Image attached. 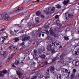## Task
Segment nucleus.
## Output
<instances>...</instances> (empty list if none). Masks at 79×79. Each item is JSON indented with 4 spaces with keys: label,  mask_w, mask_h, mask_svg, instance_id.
Here are the masks:
<instances>
[{
    "label": "nucleus",
    "mask_w": 79,
    "mask_h": 79,
    "mask_svg": "<svg viewBox=\"0 0 79 79\" xmlns=\"http://www.w3.org/2000/svg\"><path fill=\"white\" fill-rule=\"evenodd\" d=\"M11 14V13L5 12L3 13L2 15H0V19H3V20H5L7 21L8 19H10L9 18V15Z\"/></svg>",
    "instance_id": "obj_1"
},
{
    "label": "nucleus",
    "mask_w": 79,
    "mask_h": 79,
    "mask_svg": "<svg viewBox=\"0 0 79 79\" xmlns=\"http://www.w3.org/2000/svg\"><path fill=\"white\" fill-rule=\"evenodd\" d=\"M26 58V59H27L28 60H29V59H30L29 57L27 56H25L23 55L18 56L16 57V59H17V60H25Z\"/></svg>",
    "instance_id": "obj_2"
},
{
    "label": "nucleus",
    "mask_w": 79,
    "mask_h": 79,
    "mask_svg": "<svg viewBox=\"0 0 79 79\" xmlns=\"http://www.w3.org/2000/svg\"><path fill=\"white\" fill-rule=\"evenodd\" d=\"M55 11V8L54 7H49L48 9V14L49 13L50 14H52L53 13H54Z\"/></svg>",
    "instance_id": "obj_3"
},
{
    "label": "nucleus",
    "mask_w": 79,
    "mask_h": 79,
    "mask_svg": "<svg viewBox=\"0 0 79 79\" xmlns=\"http://www.w3.org/2000/svg\"><path fill=\"white\" fill-rule=\"evenodd\" d=\"M38 52L36 50H34L33 52V58L34 60H38L39 56L37 55Z\"/></svg>",
    "instance_id": "obj_4"
},
{
    "label": "nucleus",
    "mask_w": 79,
    "mask_h": 79,
    "mask_svg": "<svg viewBox=\"0 0 79 79\" xmlns=\"http://www.w3.org/2000/svg\"><path fill=\"white\" fill-rule=\"evenodd\" d=\"M53 30L52 28V27H51L50 28V30H49V31L51 35H52V36H53V35H54L55 37H58V35L56 33H53Z\"/></svg>",
    "instance_id": "obj_5"
},
{
    "label": "nucleus",
    "mask_w": 79,
    "mask_h": 79,
    "mask_svg": "<svg viewBox=\"0 0 79 79\" xmlns=\"http://www.w3.org/2000/svg\"><path fill=\"white\" fill-rule=\"evenodd\" d=\"M30 39V37L25 35V37H22V40L23 42H24V41H26V40H29Z\"/></svg>",
    "instance_id": "obj_6"
},
{
    "label": "nucleus",
    "mask_w": 79,
    "mask_h": 79,
    "mask_svg": "<svg viewBox=\"0 0 79 79\" xmlns=\"http://www.w3.org/2000/svg\"><path fill=\"white\" fill-rule=\"evenodd\" d=\"M52 45L51 44H48L47 46V49L48 51H50L52 48Z\"/></svg>",
    "instance_id": "obj_7"
},
{
    "label": "nucleus",
    "mask_w": 79,
    "mask_h": 79,
    "mask_svg": "<svg viewBox=\"0 0 79 79\" xmlns=\"http://www.w3.org/2000/svg\"><path fill=\"white\" fill-rule=\"evenodd\" d=\"M55 44H56V45L58 46V45H60L59 48H62V46H61V43L58 41V40H56L55 42Z\"/></svg>",
    "instance_id": "obj_8"
},
{
    "label": "nucleus",
    "mask_w": 79,
    "mask_h": 79,
    "mask_svg": "<svg viewBox=\"0 0 79 79\" xmlns=\"http://www.w3.org/2000/svg\"><path fill=\"white\" fill-rule=\"evenodd\" d=\"M6 40V38L4 37L0 38V44H2L4 43V41Z\"/></svg>",
    "instance_id": "obj_9"
},
{
    "label": "nucleus",
    "mask_w": 79,
    "mask_h": 79,
    "mask_svg": "<svg viewBox=\"0 0 79 79\" xmlns=\"http://www.w3.org/2000/svg\"><path fill=\"white\" fill-rule=\"evenodd\" d=\"M17 74L19 76V79H22L23 76V75L21 73H19V72L17 71Z\"/></svg>",
    "instance_id": "obj_10"
},
{
    "label": "nucleus",
    "mask_w": 79,
    "mask_h": 79,
    "mask_svg": "<svg viewBox=\"0 0 79 79\" xmlns=\"http://www.w3.org/2000/svg\"><path fill=\"white\" fill-rule=\"evenodd\" d=\"M50 71L51 72H53L55 71V67L53 66H50L49 67Z\"/></svg>",
    "instance_id": "obj_11"
},
{
    "label": "nucleus",
    "mask_w": 79,
    "mask_h": 79,
    "mask_svg": "<svg viewBox=\"0 0 79 79\" xmlns=\"http://www.w3.org/2000/svg\"><path fill=\"white\" fill-rule=\"evenodd\" d=\"M63 72L64 73H68V74L69 75L70 74V71L69 70H68L66 69H64L63 70Z\"/></svg>",
    "instance_id": "obj_12"
},
{
    "label": "nucleus",
    "mask_w": 79,
    "mask_h": 79,
    "mask_svg": "<svg viewBox=\"0 0 79 79\" xmlns=\"http://www.w3.org/2000/svg\"><path fill=\"white\" fill-rule=\"evenodd\" d=\"M37 76L39 78H42L44 77V74L42 73H40L38 75H37Z\"/></svg>",
    "instance_id": "obj_13"
},
{
    "label": "nucleus",
    "mask_w": 79,
    "mask_h": 79,
    "mask_svg": "<svg viewBox=\"0 0 79 79\" xmlns=\"http://www.w3.org/2000/svg\"><path fill=\"white\" fill-rule=\"evenodd\" d=\"M44 77H45V79H50V76L49 73H47L45 75Z\"/></svg>",
    "instance_id": "obj_14"
},
{
    "label": "nucleus",
    "mask_w": 79,
    "mask_h": 79,
    "mask_svg": "<svg viewBox=\"0 0 79 79\" xmlns=\"http://www.w3.org/2000/svg\"><path fill=\"white\" fill-rule=\"evenodd\" d=\"M69 0H67V1H64L63 2V5H66L68 3H69Z\"/></svg>",
    "instance_id": "obj_15"
},
{
    "label": "nucleus",
    "mask_w": 79,
    "mask_h": 79,
    "mask_svg": "<svg viewBox=\"0 0 79 79\" xmlns=\"http://www.w3.org/2000/svg\"><path fill=\"white\" fill-rule=\"evenodd\" d=\"M73 54L74 55H77L79 54V51L78 50L76 51L73 52Z\"/></svg>",
    "instance_id": "obj_16"
},
{
    "label": "nucleus",
    "mask_w": 79,
    "mask_h": 79,
    "mask_svg": "<svg viewBox=\"0 0 79 79\" xmlns=\"http://www.w3.org/2000/svg\"><path fill=\"white\" fill-rule=\"evenodd\" d=\"M46 40H52V37L50 36H48L46 38Z\"/></svg>",
    "instance_id": "obj_17"
},
{
    "label": "nucleus",
    "mask_w": 79,
    "mask_h": 79,
    "mask_svg": "<svg viewBox=\"0 0 79 79\" xmlns=\"http://www.w3.org/2000/svg\"><path fill=\"white\" fill-rule=\"evenodd\" d=\"M5 74L2 71H0V77H3Z\"/></svg>",
    "instance_id": "obj_18"
},
{
    "label": "nucleus",
    "mask_w": 79,
    "mask_h": 79,
    "mask_svg": "<svg viewBox=\"0 0 79 79\" xmlns=\"http://www.w3.org/2000/svg\"><path fill=\"white\" fill-rule=\"evenodd\" d=\"M41 14V12L40 10H39L37 11L36 13V15H37V16H40V15Z\"/></svg>",
    "instance_id": "obj_19"
},
{
    "label": "nucleus",
    "mask_w": 79,
    "mask_h": 79,
    "mask_svg": "<svg viewBox=\"0 0 79 79\" xmlns=\"http://www.w3.org/2000/svg\"><path fill=\"white\" fill-rule=\"evenodd\" d=\"M55 19H56L57 21H59V15H56L55 16Z\"/></svg>",
    "instance_id": "obj_20"
},
{
    "label": "nucleus",
    "mask_w": 79,
    "mask_h": 79,
    "mask_svg": "<svg viewBox=\"0 0 79 79\" xmlns=\"http://www.w3.org/2000/svg\"><path fill=\"white\" fill-rule=\"evenodd\" d=\"M32 0H24L23 2L24 3H27L28 2H31Z\"/></svg>",
    "instance_id": "obj_21"
},
{
    "label": "nucleus",
    "mask_w": 79,
    "mask_h": 79,
    "mask_svg": "<svg viewBox=\"0 0 79 79\" xmlns=\"http://www.w3.org/2000/svg\"><path fill=\"white\" fill-rule=\"evenodd\" d=\"M74 77V73H72L70 76V78L71 79H73Z\"/></svg>",
    "instance_id": "obj_22"
},
{
    "label": "nucleus",
    "mask_w": 79,
    "mask_h": 79,
    "mask_svg": "<svg viewBox=\"0 0 79 79\" xmlns=\"http://www.w3.org/2000/svg\"><path fill=\"white\" fill-rule=\"evenodd\" d=\"M64 40H69V38L68 37H67L66 36H64Z\"/></svg>",
    "instance_id": "obj_23"
},
{
    "label": "nucleus",
    "mask_w": 79,
    "mask_h": 79,
    "mask_svg": "<svg viewBox=\"0 0 79 79\" xmlns=\"http://www.w3.org/2000/svg\"><path fill=\"white\" fill-rule=\"evenodd\" d=\"M58 62H59L60 63H62V64L64 63V60H60L58 61Z\"/></svg>",
    "instance_id": "obj_24"
},
{
    "label": "nucleus",
    "mask_w": 79,
    "mask_h": 79,
    "mask_svg": "<svg viewBox=\"0 0 79 79\" xmlns=\"http://www.w3.org/2000/svg\"><path fill=\"white\" fill-rule=\"evenodd\" d=\"M13 54H12L8 58V60H11L12 59V58H13Z\"/></svg>",
    "instance_id": "obj_25"
},
{
    "label": "nucleus",
    "mask_w": 79,
    "mask_h": 79,
    "mask_svg": "<svg viewBox=\"0 0 79 79\" xmlns=\"http://www.w3.org/2000/svg\"><path fill=\"white\" fill-rule=\"evenodd\" d=\"M56 8H58V9L61 8V6L59 5H56Z\"/></svg>",
    "instance_id": "obj_26"
},
{
    "label": "nucleus",
    "mask_w": 79,
    "mask_h": 79,
    "mask_svg": "<svg viewBox=\"0 0 79 79\" xmlns=\"http://www.w3.org/2000/svg\"><path fill=\"white\" fill-rule=\"evenodd\" d=\"M2 71V73L5 74H6V73H7L8 71L6 70H3Z\"/></svg>",
    "instance_id": "obj_27"
},
{
    "label": "nucleus",
    "mask_w": 79,
    "mask_h": 79,
    "mask_svg": "<svg viewBox=\"0 0 79 79\" xmlns=\"http://www.w3.org/2000/svg\"><path fill=\"white\" fill-rule=\"evenodd\" d=\"M75 66H79V62L76 61L75 62Z\"/></svg>",
    "instance_id": "obj_28"
},
{
    "label": "nucleus",
    "mask_w": 79,
    "mask_h": 79,
    "mask_svg": "<svg viewBox=\"0 0 79 79\" xmlns=\"http://www.w3.org/2000/svg\"><path fill=\"white\" fill-rule=\"evenodd\" d=\"M50 51L51 52V53L52 54V53H55V52H56L55 50V49H54L52 48L50 50Z\"/></svg>",
    "instance_id": "obj_29"
},
{
    "label": "nucleus",
    "mask_w": 79,
    "mask_h": 79,
    "mask_svg": "<svg viewBox=\"0 0 79 79\" xmlns=\"http://www.w3.org/2000/svg\"><path fill=\"white\" fill-rule=\"evenodd\" d=\"M9 48H15V46L14 44H12L10 46H9Z\"/></svg>",
    "instance_id": "obj_30"
},
{
    "label": "nucleus",
    "mask_w": 79,
    "mask_h": 79,
    "mask_svg": "<svg viewBox=\"0 0 79 79\" xmlns=\"http://www.w3.org/2000/svg\"><path fill=\"white\" fill-rule=\"evenodd\" d=\"M23 10V8L21 7L20 8H19L18 9V11H19H19H22V10Z\"/></svg>",
    "instance_id": "obj_31"
},
{
    "label": "nucleus",
    "mask_w": 79,
    "mask_h": 79,
    "mask_svg": "<svg viewBox=\"0 0 79 79\" xmlns=\"http://www.w3.org/2000/svg\"><path fill=\"white\" fill-rule=\"evenodd\" d=\"M40 57L41 58H43V59H45V58L46 57V56H45L44 54H43Z\"/></svg>",
    "instance_id": "obj_32"
},
{
    "label": "nucleus",
    "mask_w": 79,
    "mask_h": 79,
    "mask_svg": "<svg viewBox=\"0 0 79 79\" xmlns=\"http://www.w3.org/2000/svg\"><path fill=\"white\" fill-rule=\"evenodd\" d=\"M35 20L36 21V23L38 24V23H39V19L38 18H35Z\"/></svg>",
    "instance_id": "obj_33"
},
{
    "label": "nucleus",
    "mask_w": 79,
    "mask_h": 79,
    "mask_svg": "<svg viewBox=\"0 0 79 79\" xmlns=\"http://www.w3.org/2000/svg\"><path fill=\"white\" fill-rule=\"evenodd\" d=\"M14 64L15 65H17V64H19V61H18V60H17L15 62Z\"/></svg>",
    "instance_id": "obj_34"
},
{
    "label": "nucleus",
    "mask_w": 79,
    "mask_h": 79,
    "mask_svg": "<svg viewBox=\"0 0 79 79\" xmlns=\"http://www.w3.org/2000/svg\"><path fill=\"white\" fill-rule=\"evenodd\" d=\"M61 76L60 74H58L57 76V79H61Z\"/></svg>",
    "instance_id": "obj_35"
},
{
    "label": "nucleus",
    "mask_w": 79,
    "mask_h": 79,
    "mask_svg": "<svg viewBox=\"0 0 79 79\" xmlns=\"http://www.w3.org/2000/svg\"><path fill=\"white\" fill-rule=\"evenodd\" d=\"M31 53V51L29 50H27L26 51V53L29 55Z\"/></svg>",
    "instance_id": "obj_36"
},
{
    "label": "nucleus",
    "mask_w": 79,
    "mask_h": 79,
    "mask_svg": "<svg viewBox=\"0 0 79 79\" xmlns=\"http://www.w3.org/2000/svg\"><path fill=\"white\" fill-rule=\"evenodd\" d=\"M13 40L15 42H18V41H19V40L18 38H15V39Z\"/></svg>",
    "instance_id": "obj_37"
},
{
    "label": "nucleus",
    "mask_w": 79,
    "mask_h": 79,
    "mask_svg": "<svg viewBox=\"0 0 79 79\" xmlns=\"http://www.w3.org/2000/svg\"><path fill=\"white\" fill-rule=\"evenodd\" d=\"M52 73L54 76H56L57 75V73L55 72H52Z\"/></svg>",
    "instance_id": "obj_38"
},
{
    "label": "nucleus",
    "mask_w": 79,
    "mask_h": 79,
    "mask_svg": "<svg viewBox=\"0 0 79 79\" xmlns=\"http://www.w3.org/2000/svg\"><path fill=\"white\" fill-rule=\"evenodd\" d=\"M51 45H52V46L54 47L55 45V43H54L53 41H52L51 42Z\"/></svg>",
    "instance_id": "obj_39"
},
{
    "label": "nucleus",
    "mask_w": 79,
    "mask_h": 79,
    "mask_svg": "<svg viewBox=\"0 0 79 79\" xmlns=\"http://www.w3.org/2000/svg\"><path fill=\"white\" fill-rule=\"evenodd\" d=\"M32 23H28V26L31 27V26H32Z\"/></svg>",
    "instance_id": "obj_40"
},
{
    "label": "nucleus",
    "mask_w": 79,
    "mask_h": 79,
    "mask_svg": "<svg viewBox=\"0 0 79 79\" xmlns=\"http://www.w3.org/2000/svg\"><path fill=\"white\" fill-rule=\"evenodd\" d=\"M42 33L41 32H39L38 33V35H39V37H40V36H41V34Z\"/></svg>",
    "instance_id": "obj_41"
},
{
    "label": "nucleus",
    "mask_w": 79,
    "mask_h": 79,
    "mask_svg": "<svg viewBox=\"0 0 79 79\" xmlns=\"http://www.w3.org/2000/svg\"><path fill=\"white\" fill-rule=\"evenodd\" d=\"M37 76H33V77H32L31 79H35V78H37Z\"/></svg>",
    "instance_id": "obj_42"
},
{
    "label": "nucleus",
    "mask_w": 79,
    "mask_h": 79,
    "mask_svg": "<svg viewBox=\"0 0 79 79\" xmlns=\"http://www.w3.org/2000/svg\"><path fill=\"white\" fill-rule=\"evenodd\" d=\"M40 50L42 51V52H44V51H45V48H44L42 47L41 48Z\"/></svg>",
    "instance_id": "obj_43"
},
{
    "label": "nucleus",
    "mask_w": 79,
    "mask_h": 79,
    "mask_svg": "<svg viewBox=\"0 0 79 79\" xmlns=\"http://www.w3.org/2000/svg\"><path fill=\"white\" fill-rule=\"evenodd\" d=\"M57 26H59L60 27H61V26H62V24H61L60 23H57Z\"/></svg>",
    "instance_id": "obj_44"
},
{
    "label": "nucleus",
    "mask_w": 79,
    "mask_h": 79,
    "mask_svg": "<svg viewBox=\"0 0 79 79\" xmlns=\"http://www.w3.org/2000/svg\"><path fill=\"white\" fill-rule=\"evenodd\" d=\"M46 34L47 35H49V31H48V30H46Z\"/></svg>",
    "instance_id": "obj_45"
},
{
    "label": "nucleus",
    "mask_w": 79,
    "mask_h": 79,
    "mask_svg": "<svg viewBox=\"0 0 79 79\" xmlns=\"http://www.w3.org/2000/svg\"><path fill=\"white\" fill-rule=\"evenodd\" d=\"M33 64H31V66L33 68L34 67V65H35V62H33Z\"/></svg>",
    "instance_id": "obj_46"
},
{
    "label": "nucleus",
    "mask_w": 79,
    "mask_h": 79,
    "mask_svg": "<svg viewBox=\"0 0 79 79\" xmlns=\"http://www.w3.org/2000/svg\"><path fill=\"white\" fill-rule=\"evenodd\" d=\"M57 21H57V20L55 19V20H54V24H56V23H57Z\"/></svg>",
    "instance_id": "obj_47"
},
{
    "label": "nucleus",
    "mask_w": 79,
    "mask_h": 79,
    "mask_svg": "<svg viewBox=\"0 0 79 79\" xmlns=\"http://www.w3.org/2000/svg\"><path fill=\"white\" fill-rule=\"evenodd\" d=\"M46 73H47V74H49V73H50V69H48Z\"/></svg>",
    "instance_id": "obj_48"
},
{
    "label": "nucleus",
    "mask_w": 79,
    "mask_h": 79,
    "mask_svg": "<svg viewBox=\"0 0 79 79\" xmlns=\"http://www.w3.org/2000/svg\"><path fill=\"white\" fill-rule=\"evenodd\" d=\"M73 15L70 14H69L68 15V16L69 18H72V17H73Z\"/></svg>",
    "instance_id": "obj_49"
},
{
    "label": "nucleus",
    "mask_w": 79,
    "mask_h": 79,
    "mask_svg": "<svg viewBox=\"0 0 79 79\" xmlns=\"http://www.w3.org/2000/svg\"><path fill=\"white\" fill-rule=\"evenodd\" d=\"M76 71H77V70L76 69H73V73H76Z\"/></svg>",
    "instance_id": "obj_50"
},
{
    "label": "nucleus",
    "mask_w": 79,
    "mask_h": 79,
    "mask_svg": "<svg viewBox=\"0 0 79 79\" xmlns=\"http://www.w3.org/2000/svg\"><path fill=\"white\" fill-rule=\"evenodd\" d=\"M42 52H43L40 49L39 50V52L40 54H41Z\"/></svg>",
    "instance_id": "obj_51"
},
{
    "label": "nucleus",
    "mask_w": 79,
    "mask_h": 79,
    "mask_svg": "<svg viewBox=\"0 0 79 79\" xmlns=\"http://www.w3.org/2000/svg\"><path fill=\"white\" fill-rule=\"evenodd\" d=\"M44 65H47V64H48V62L47 61L44 62Z\"/></svg>",
    "instance_id": "obj_52"
},
{
    "label": "nucleus",
    "mask_w": 79,
    "mask_h": 79,
    "mask_svg": "<svg viewBox=\"0 0 79 79\" xmlns=\"http://www.w3.org/2000/svg\"><path fill=\"white\" fill-rule=\"evenodd\" d=\"M24 42L22 43V44H21V46H24Z\"/></svg>",
    "instance_id": "obj_53"
},
{
    "label": "nucleus",
    "mask_w": 79,
    "mask_h": 79,
    "mask_svg": "<svg viewBox=\"0 0 79 79\" xmlns=\"http://www.w3.org/2000/svg\"><path fill=\"white\" fill-rule=\"evenodd\" d=\"M41 16L42 18H45V16L42 15H41Z\"/></svg>",
    "instance_id": "obj_54"
},
{
    "label": "nucleus",
    "mask_w": 79,
    "mask_h": 79,
    "mask_svg": "<svg viewBox=\"0 0 79 79\" xmlns=\"http://www.w3.org/2000/svg\"><path fill=\"white\" fill-rule=\"evenodd\" d=\"M40 73V71H37V72H36V74H38H38H40V73Z\"/></svg>",
    "instance_id": "obj_55"
},
{
    "label": "nucleus",
    "mask_w": 79,
    "mask_h": 79,
    "mask_svg": "<svg viewBox=\"0 0 79 79\" xmlns=\"http://www.w3.org/2000/svg\"><path fill=\"white\" fill-rule=\"evenodd\" d=\"M12 66L13 68H16V67L15 66V64H12Z\"/></svg>",
    "instance_id": "obj_56"
},
{
    "label": "nucleus",
    "mask_w": 79,
    "mask_h": 79,
    "mask_svg": "<svg viewBox=\"0 0 79 79\" xmlns=\"http://www.w3.org/2000/svg\"><path fill=\"white\" fill-rule=\"evenodd\" d=\"M32 35H33V36H34V35H35V34H34V32L32 31V34H31Z\"/></svg>",
    "instance_id": "obj_57"
},
{
    "label": "nucleus",
    "mask_w": 79,
    "mask_h": 79,
    "mask_svg": "<svg viewBox=\"0 0 79 79\" xmlns=\"http://www.w3.org/2000/svg\"><path fill=\"white\" fill-rule=\"evenodd\" d=\"M13 11L14 12H19L18 11V9L17 10H14Z\"/></svg>",
    "instance_id": "obj_58"
},
{
    "label": "nucleus",
    "mask_w": 79,
    "mask_h": 79,
    "mask_svg": "<svg viewBox=\"0 0 79 79\" xmlns=\"http://www.w3.org/2000/svg\"><path fill=\"white\" fill-rule=\"evenodd\" d=\"M73 59V57H70L69 58V60H72Z\"/></svg>",
    "instance_id": "obj_59"
},
{
    "label": "nucleus",
    "mask_w": 79,
    "mask_h": 79,
    "mask_svg": "<svg viewBox=\"0 0 79 79\" xmlns=\"http://www.w3.org/2000/svg\"><path fill=\"white\" fill-rule=\"evenodd\" d=\"M18 30H15L14 31V32H16V33L17 32H18Z\"/></svg>",
    "instance_id": "obj_60"
},
{
    "label": "nucleus",
    "mask_w": 79,
    "mask_h": 79,
    "mask_svg": "<svg viewBox=\"0 0 79 79\" xmlns=\"http://www.w3.org/2000/svg\"><path fill=\"white\" fill-rule=\"evenodd\" d=\"M18 27L19 28L21 27V25H18Z\"/></svg>",
    "instance_id": "obj_61"
},
{
    "label": "nucleus",
    "mask_w": 79,
    "mask_h": 79,
    "mask_svg": "<svg viewBox=\"0 0 79 79\" xmlns=\"http://www.w3.org/2000/svg\"><path fill=\"white\" fill-rule=\"evenodd\" d=\"M4 31V29L3 28L1 30V31Z\"/></svg>",
    "instance_id": "obj_62"
},
{
    "label": "nucleus",
    "mask_w": 79,
    "mask_h": 79,
    "mask_svg": "<svg viewBox=\"0 0 79 79\" xmlns=\"http://www.w3.org/2000/svg\"><path fill=\"white\" fill-rule=\"evenodd\" d=\"M60 57L61 58H62V57H63V55H61L60 56Z\"/></svg>",
    "instance_id": "obj_63"
},
{
    "label": "nucleus",
    "mask_w": 79,
    "mask_h": 79,
    "mask_svg": "<svg viewBox=\"0 0 79 79\" xmlns=\"http://www.w3.org/2000/svg\"><path fill=\"white\" fill-rule=\"evenodd\" d=\"M45 35L44 34H42V37H44Z\"/></svg>",
    "instance_id": "obj_64"
}]
</instances>
